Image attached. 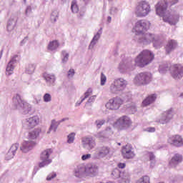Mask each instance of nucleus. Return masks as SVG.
I'll return each mask as SVG.
<instances>
[{
	"instance_id": "1",
	"label": "nucleus",
	"mask_w": 183,
	"mask_h": 183,
	"mask_svg": "<svg viewBox=\"0 0 183 183\" xmlns=\"http://www.w3.org/2000/svg\"><path fill=\"white\" fill-rule=\"evenodd\" d=\"M151 28V21L147 19H140L136 21L133 31L136 33V39L139 44L149 45L153 44L155 49L162 48L164 40L158 34L146 33Z\"/></svg>"
},
{
	"instance_id": "2",
	"label": "nucleus",
	"mask_w": 183,
	"mask_h": 183,
	"mask_svg": "<svg viewBox=\"0 0 183 183\" xmlns=\"http://www.w3.org/2000/svg\"><path fill=\"white\" fill-rule=\"evenodd\" d=\"M155 56L154 53L149 50H143L139 55L134 59V64H132L131 61H122L119 65V69L120 72H125V71H131L134 69L135 66H139V68H144L147 65H149L154 61Z\"/></svg>"
},
{
	"instance_id": "3",
	"label": "nucleus",
	"mask_w": 183,
	"mask_h": 183,
	"mask_svg": "<svg viewBox=\"0 0 183 183\" xmlns=\"http://www.w3.org/2000/svg\"><path fill=\"white\" fill-rule=\"evenodd\" d=\"M168 3L164 0L159 1L155 5L156 14L163 18L164 22L169 25H177L179 22V14L175 11L167 10Z\"/></svg>"
},
{
	"instance_id": "4",
	"label": "nucleus",
	"mask_w": 183,
	"mask_h": 183,
	"mask_svg": "<svg viewBox=\"0 0 183 183\" xmlns=\"http://www.w3.org/2000/svg\"><path fill=\"white\" fill-rule=\"evenodd\" d=\"M127 85L128 81L124 78L115 79L110 85L109 91L111 94H114L115 95L122 94V98H123L124 101L128 102V101L132 99V94L129 92H124Z\"/></svg>"
},
{
	"instance_id": "5",
	"label": "nucleus",
	"mask_w": 183,
	"mask_h": 183,
	"mask_svg": "<svg viewBox=\"0 0 183 183\" xmlns=\"http://www.w3.org/2000/svg\"><path fill=\"white\" fill-rule=\"evenodd\" d=\"M13 107L19 109L24 115H27L32 109V106L29 103L22 100L21 95L19 94L14 95L13 97Z\"/></svg>"
},
{
	"instance_id": "6",
	"label": "nucleus",
	"mask_w": 183,
	"mask_h": 183,
	"mask_svg": "<svg viewBox=\"0 0 183 183\" xmlns=\"http://www.w3.org/2000/svg\"><path fill=\"white\" fill-rule=\"evenodd\" d=\"M134 14L137 18H145L151 14V4L147 0H141L135 7Z\"/></svg>"
},
{
	"instance_id": "7",
	"label": "nucleus",
	"mask_w": 183,
	"mask_h": 183,
	"mask_svg": "<svg viewBox=\"0 0 183 183\" xmlns=\"http://www.w3.org/2000/svg\"><path fill=\"white\" fill-rule=\"evenodd\" d=\"M52 152H54L52 149H46L41 152L40 154L41 162L39 163V168H45V167L52 164V159L51 158Z\"/></svg>"
},
{
	"instance_id": "8",
	"label": "nucleus",
	"mask_w": 183,
	"mask_h": 183,
	"mask_svg": "<svg viewBox=\"0 0 183 183\" xmlns=\"http://www.w3.org/2000/svg\"><path fill=\"white\" fill-rule=\"evenodd\" d=\"M152 81V74L149 72L138 74L134 79L135 85H148Z\"/></svg>"
},
{
	"instance_id": "9",
	"label": "nucleus",
	"mask_w": 183,
	"mask_h": 183,
	"mask_svg": "<svg viewBox=\"0 0 183 183\" xmlns=\"http://www.w3.org/2000/svg\"><path fill=\"white\" fill-rule=\"evenodd\" d=\"M39 125V116L34 115L27 117L22 121V127L24 129H32Z\"/></svg>"
},
{
	"instance_id": "10",
	"label": "nucleus",
	"mask_w": 183,
	"mask_h": 183,
	"mask_svg": "<svg viewBox=\"0 0 183 183\" xmlns=\"http://www.w3.org/2000/svg\"><path fill=\"white\" fill-rule=\"evenodd\" d=\"M170 74L172 78L175 81L182 79L183 76V66L182 64H173L170 67Z\"/></svg>"
},
{
	"instance_id": "11",
	"label": "nucleus",
	"mask_w": 183,
	"mask_h": 183,
	"mask_svg": "<svg viewBox=\"0 0 183 183\" xmlns=\"http://www.w3.org/2000/svg\"><path fill=\"white\" fill-rule=\"evenodd\" d=\"M124 104V101L120 97H113L110 99L108 102L106 104L105 107L107 109L111 111H116L121 108V105Z\"/></svg>"
},
{
	"instance_id": "12",
	"label": "nucleus",
	"mask_w": 183,
	"mask_h": 183,
	"mask_svg": "<svg viewBox=\"0 0 183 183\" xmlns=\"http://www.w3.org/2000/svg\"><path fill=\"white\" fill-rule=\"evenodd\" d=\"M115 124L119 129L125 130L132 125V121L128 116H122L117 120Z\"/></svg>"
},
{
	"instance_id": "13",
	"label": "nucleus",
	"mask_w": 183,
	"mask_h": 183,
	"mask_svg": "<svg viewBox=\"0 0 183 183\" xmlns=\"http://www.w3.org/2000/svg\"><path fill=\"white\" fill-rule=\"evenodd\" d=\"M81 146L86 151H92L97 147V142L92 137H84L81 139Z\"/></svg>"
},
{
	"instance_id": "14",
	"label": "nucleus",
	"mask_w": 183,
	"mask_h": 183,
	"mask_svg": "<svg viewBox=\"0 0 183 183\" xmlns=\"http://www.w3.org/2000/svg\"><path fill=\"white\" fill-rule=\"evenodd\" d=\"M19 61V56L16 54L11 58L10 61H9L6 67V75L9 76V75H12V74H14V70L15 69L16 64H18Z\"/></svg>"
},
{
	"instance_id": "15",
	"label": "nucleus",
	"mask_w": 183,
	"mask_h": 183,
	"mask_svg": "<svg viewBox=\"0 0 183 183\" xmlns=\"http://www.w3.org/2000/svg\"><path fill=\"white\" fill-rule=\"evenodd\" d=\"M167 142L169 145L175 147L176 148H181V147H183V138L179 134L169 136L167 139Z\"/></svg>"
},
{
	"instance_id": "16",
	"label": "nucleus",
	"mask_w": 183,
	"mask_h": 183,
	"mask_svg": "<svg viewBox=\"0 0 183 183\" xmlns=\"http://www.w3.org/2000/svg\"><path fill=\"white\" fill-rule=\"evenodd\" d=\"M173 117L172 109H169L164 112L160 115L159 118L157 119L156 122H159V124H162V125H165V124H168L169 121L172 119Z\"/></svg>"
},
{
	"instance_id": "17",
	"label": "nucleus",
	"mask_w": 183,
	"mask_h": 183,
	"mask_svg": "<svg viewBox=\"0 0 183 183\" xmlns=\"http://www.w3.org/2000/svg\"><path fill=\"white\" fill-rule=\"evenodd\" d=\"M122 155L124 159H132L135 158V152L131 144L124 146L122 149Z\"/></svg>"
},
{
	"instance_id": "18",
	"label": "nucleus",
	"mask_w": 183,
	"mask_h": 183,
	"mask_svg": "<svg viewBox=\"0 0 183 183\" xmlns=\"http://www.w3.org/2000/svg\"><path fill=\"white\" fill-rule=\"evenodd\" d=\"M36 145V141L29 140V139L24 140L20 147V150L23 152L24 154H26V152H29V151L34 149Z\"/></svg>"
},
{
	"instance_id": "19",
	"label": "nucleus",
	"mask_w": 183,
	"mask_h": 183,
	"mask_svg": "<svg viewBox=\"0 0 183 183\" xmlns=\"http://www.w3.org/2000/svg\"><path fill=\"white\" fill-rule=\"evenodd\" d=\"M111 154V148L108 147H103L99 152H95L92 154L93 159H101V158H105L107 155Z\"/></svg>"
},
{
	"instance_id": "20",
	"label": "nucleus",
	"mask_w": 183,
	"mask_h": 183,
	"mask_svg": "<svg viewBox=\"0 0 183 183\" xmlns=\"http://www.w3.org/2000/svg\"><path fill=\"white\" fill-rule=\"evenodd\" d=\"M183 161V156L181 154L176 153L173 155L170 161L169 162V165L171 168H177L179 164H182Z\"/></svg>"
},
{
	"instance_id": "21",
	"label": "nucleus",
	"mask_w": 183,
	"mask_h": 183,
	"mask_svg": "<svg viewBox=\"0 0 183 183\" xmlns=\"http://www.w3.org/2000/svg\"><path fill=\"white\" fill-rule=\"evenodd\" d=\"M43 78L46 81V85L49 86H53L55 85V81H56L55 74L45 72L43 74Z\"/></svg>"
},
{
	"instance_id": "22",
	"label": "nucleus",
	"mask_w": 183,
	"mask_h": 183,
	"mask_svg": "<svg viewBox=\"0 0 183 183\" xmlns=\"http://www.w3.org/2000/svg\"><path fill=\"white\" fill-rule=\"evenodd\" d=\"M74 175L76 178H84L86 176L85 165L79 164L74 170Z\"/></svg>"
},
{
	"instance_id": "23",
	"label": "nucleus",
	"mask_w": 183,
	"mask_h": 183,
	"mask_svg": "<svg viewBox=\"0 0 183 183\" xmlns=\"http://www.w3.org/2000/svg\"><path fill=\"white\" fill-rule=\"evenodd\" d=\"M18 148H19V144L18 143H15L11 145V147H10L9 150L8 151L5 157L7 161L12 159V158L15 157V154H16V151H18Z\"/></svg>"
},
{
	"instance_id": "24",
	"label": "nucleus",
	"mask_w": 183,
	"mask_h": 183,
	"mask_svg": "<svg viewBox=\"0 0 183 183\" xmlns=\"http://www.w3.org/2000/svg\"><path fill=\"white\" fill-rule=\"evenodd\" d=\"M177 47H178V41H177V40H174V39L168 40L165 46L167 54H171V52H172V51H175V49H177Z\"/></svg>"
},
{
	"instance_id": "25",
	"label": "nucleus",
	"mask_w": 183,
	"mask_h": 183,
	"mask_svg": "<svg viewBox=\"0 0 183 183\" xmlns=\"http://www.w3.org/2000/svg\"><path fill=\"white\" fill-rule=\"evenodd\" d=\"M86 177H95L98 174V167L97 165L89 164L85 167Z\"/></svg>"
},
{
	"instance_id": "26",
	"label": "nucleus",
	"mask_w": 183,
	"mask_h": 183,
	"mask_svg": "<svg viewBox=\"0 0 183 183\" xmlns=\"http://www.w3.org/2000/svg\"><path fill=\"white\" fill-rule=\"evenodd\" d=\"M101 35H102V28H101L97 34L94 36L92 39L90 44L89 45V49H94V46L98 44V41H99V38H101Z\"/></svg>"
},
{
	"instance_id": "27",
	"label": "nucleus",
	"mask_w": 183,
	"mask_h": 183,
	"mask_svg": "<svg viewBox=\"0 0 183 183\" xmlns=\"http://www.w3.org/2000/svg\"><path fill=\"white\" fill-rule=\"evenodd\" d=\"M112 129L111 127H107L105 131L97 132L94 134L95 138H98L99 139H104V138H107L108 135H112Z\"/></svg>"
},
{
	"instance_id": "28",
	"label": "nucleus",
	"mask_w": 183,
	"mask_h": 183,
	"mask_svg": "<svg viewBox=\"0 0 183 183\" xmlns=\"http://www.w3.org/2000/svg\"><path fill=\"white\" fill-rule=\"evenodd\" d=\"M15 26H16V20L15 19L10 18L6 25V31L8 34H14Z\"/></svg>"
},
{
	"instance_id": "29",
	"label": "nucleus",
	"mask_w": 183,
	"mask_h": 183,
	"mask_svg": "<svg viewBox=\"0 0 183 183\" xmlns=\"http://www.w3.org/2000/svg\"><path fill=\"white\" fill-rule=\"evenodd\" d=\"M41 133V129H34L33 131L29 132L27 135V139L30 141H35L38 137H39V134Z\"/></svg>"
},
{
	"instance_id": "30",
	"label": "nucleus",
	"mask_w": 183,
	"mask_h": 183,
	"mask_svg": "<svg viewBox=\"0 0 183 183\" xmlns=\"http://www.w3.org/2000/svg\"><path fill=\"white\" fill-rule=\"evenodd\" d=\"M119 183H129L131 182V178L129 177V173L127 172H123L120 177L118 179Z\"/></svg>"
},
{
	"instance_id": "31",
	"label": "nucleus",
	"mask_w": 183,
	"mask_h": 183,
	"mask_svg": "<svg viewBox=\"0 0 183 183\" xmlns=\"http://www.w3.org/2000/svg\"><path fill=\"white\" fill-rule=\"evenodd\" d=\"M155 99H157V94H151L142 102V106L148 107V105H151V104L155 102Z\"/></svg>"
},
{
	"instance_id": "32",
	"label": "nucleus",
	"mask_w": 183,
	"mask_h": 183,
	"mask_svg": "<svg viewBox=\"0 0 183 183\" xmlns=\"http://www.w3.org/2000/svg\"><path fill=\"white\" fill-rule=\"evenodd\" d=\"M92 92L93 90L92 88H89L86 92L84 93V97H81V101H77L76 103V107H79V105H81V104H82V102H84L85 99H86V98H88V97H90V95H92Z\"/></svg>"
},
{
	"instance_id": "33",
	"label": "nucleus",
	"mask_w": 183,
	"mask_h": 183,
	"mask_svg": "<svg viewBox=\"0 0 183 183\" xmlns=\"http://www.w3.org/2000/svg\"><path fill=\"white\" fill-rule=\"evenodd\" d=\"M59 125H61V124L59 122V121H56V119H52L50 127L49 129L48 134L52 132H55L56 129H58V127H59Z\"/></svg>"
},
{
	"instance_id": "34",
	"label": "nucleus",
	"mask_w": 183,
	"mask_h": 183,
	"mask_svg": "<svg viewBox=\"0 0 183 183\" xmlns=\"http://www.w3.org/2000/svg\"><path fill=\"white\" fill-rule=\"evenodd\" d=\"M59 18V12L57 10H54L50 16V21L51 24H55Z\"/></svg>"
},
{
	"instance_id": "35",
	"label": "nucleus",
	"mask_w": 183,
	"mask_h": 183,
	"mask_svg": "<svg viewBox=\"0 0 183 183\" xmlns=\"http://www.w3.org/2000/svg\"><path fill=\"white\" fill-rule=\"evenodd\" d=\"M58 46H59V42H58L56 40H54L49 42L48 45V49L49 51H56V49H58Z\"/></svg>"
},
{
	"instance_id": "36",
	"label": "nucleus",
	"mask_w": 183,
	"mask_h": 183,
	"mask_svg": "<svg viewBox=\"0 0 183 183\" xmlns=\"http://www.w3.org/2000/svg\"><path fill=\"white\" fill-rule=\"evenodd\" d=\"M171 65L168 63H163L162 64L159 65V71L160 74H165L167 71H169Z\"/></svg>"
},
{
	"instance_id": "37",
	"label": "nucleus",
	"mask_w": 183,
	"mask_h": 183,
	"mask_svg": "<svg viewBox=\"0 0 183 183\" xmlns=\"http://www.w3.org/2000/svg\"><path fill=\"white\" fill-rule=\"evenodd\" d=\"M71 9L73 14H78V11H79V7L78 6V3L76 2V0H72L71 4Z\"/></svg>"
},
{
	"instance_id": "38",
	"label": "nucleus",
	"mask_w": 183,
	"mask_h": 183,
	"mask_svg": "<svg viewBox=\"0 0 183 183\" xmlns=\"http://www.w3.org/2000/svg\"><path fill=\"white\" fill-rule=\"evenodd\" d=\"M43 102L46 104H49V102H52V94H51V93H45L43 95Z\"/></svg>"
},
{
	"instance_id": "39",
	"label": "nucleus",
	"mask_w": 183,
	"mask_h": 183,
	"mask_svg": "<svg viewBox=\"0 0 183 183\" xmlns=\"http://www.w3.org/2000/svg\"><path fill=\"white\" fill-rule=\"evenodd\" d=\"M35 72V64H30L26 67V73L32 75Z\"/></svg>"
},
{
	"instance_id": "40",
	"label": "nucleus",
	"mask_w": 183,
	"mask_h": 183,
	"mask_svg": "<svg viewBox=\"0 0 183 183\" xmlns=\"http://www.w3.org/2000/svg\"><path fill=\"white\" fill-rule=\"evenodd\" d=\"M121 174H122V172H121L119 169H114L112 172V177H113L114 179H119V177H121Z\"/></svg>"
},
{
	"instance_id": "41",
	"label": "nucleus",
	"mask_w": 183,
	"mask_h": 183,
	"mask_svg": "<svg viewBox=\"0 0 183 183\" xmlns=\"http://www.w3.org/2000/svg\"><path fill=\"white\" fill-rule=\"evenodd\" d=\"M149 158L150 160V168H154L155 167V156L152 153H149Z\"/></svg>"
},
{
	"instance_id": "42",
	"label": "nucleus",
	"mask_w": 183,
	"mask_h": 183,
	"mask_svg": "<svg viewBox=\"0 0 183 183\" xmlns=\"http://www.w3.org/2000/svg\"><path fill=\"white\" fill-rule=\"evenodd\" d=\"M61 54L63 56L61 59V62L62 64H66L68 62V59H69V54H68V52L66 51H63Z\"/></svg>"
},
{
	"instance_id": "43",
	"label": "nucleus",
	"mask_w": 183,
	"mask_h": 183,
	"mask_svg": "<svg viewBox=\"0 0 183 183\" xmlns=\"http://www.w3.org/2000/svg\"><path fill=\"white\" fill-rule=\"evenodd\" d=\"M75 132H71L67 136V144H74L75 141Z\"/></svg>"
},
{
	"instance_id": "44",
	"label": "nucleus",
	"mask_w": 183,
	"mask_h": 183,
	"mask_svg": "<svg viewBox=\"0 0 183 183\" xmlns=\"http://www.w3.org/2000/svg\"><path fill=\"white\" fill-rule=\"evenodd\" d=\"M136 183H150L149 182V177L143 176L140 179H139Z\"/></svg>"
},
{
	"instance_id": "45",
	"label": "nucleus",
	"mask_w": 183,
	"mask_h": 183,
	"mask_svg": "<svg viewBox=\"0 0 183 183\" xmlns=\"http://www.w3.org/2000/svg\"><path fill=\"white\" fill-rule=\"evenodd\" d=\"M104 124H105V119H100L95 121V125L98 129H99V128H101Z\"/></svg>"
},
{
	"instance_id": "46",
	"label": "nucleus",
	"mask_w": 183,
	"mask_h": 183,
	"mask_svg": "<svg viewBox=\"0 0 183 183\" xmlns=\"http://www.w3.org/2000/svg\"><path fill=\"white\" fill-rule=\"evenodd\" d=\"M42 102V97L41 95H36L34 97V104L39 105Z\"/></svg>"
},
{
	"instance_id": "47",
	"label": "nucleus",
	"mask_w": 183,
	"mask_h": 183,
	"mask_svg": "<svg viewBox=\"0 0 183 183\" xmlns=\"http://www.w3.org/2000/svg\"><path fill=\"white\" fill-rule=\"evenodd\" d=\"M100 85L102 86H104V85H105L106 82H107V76H105V74H104V73L101 74V76H100Z\"/></svg>"
},
{
	"instance_id": "48",
	"label": "nucleus",
	"mask_w": 183,
	"mask_h": 183,
	"mask_svg": "<svg viewBox=\"0 0 183 183\" xmlns=\"http://www.w3.org/2000/svg\"><path fill=\"white\" fill-rule=\"evenodd\" d=\"M74 75H75V70L74 69H70L67 73V78L71 79V78H74Z\"/></svg>"
},
{
	"instance_id": "49",
	"label": "nucleus",
	"mask_w": 183,
	"mask_h": 183,
	"mask_svg": "<svg viewBox=\"0 0 183 183\" xmlns=\"http://www.w3.org/2000/svg\"><path fill=\"white\" fill-rule=\"evenodd\" d=\"M92 158V154H86L81 156V161H88Z\"/></svg>"
},
{
	"instance_id": "50",
	"label": "nucleus",
	"mask_w": 183,
	"mask_h": 183,
	"mask_svg": "<svg viewBox=\"0 0 183 183\" xmlns=\"http://www.w3.org/2000/svg\"><path fill=\"white\" fill-rule=\"evenodd\" d=\"M119 9H118V8L117 7H112L110 9L111 15H117V14H119Z\"/></svg>"
},
{
	"instance_id": "51",
	"label": "nucleus",
	"mask_w": 183,
	"mask_h": 183,
	"mask_svg": "<svg viewBox=\"0 0 183 183\" xmlns=\"http://www.w3.org/2000/svg\"><path fill=\"white\" fill-rule=\"evenodd\" d=\"M95 99H97V95L91 96L89 98L86 104H94V102H95Z\"/></svg>"
},
{
	"instance_id": "52",
	"label": "nucleus",
	"mask_w": 183,
	"mask_h": 183,
	"mask_svg": "<svg viewBox=\"0 0 183 183\" xmlns=\"http://www.w3.org/2000/svg\"><path fill=\"white\" fill-rule=\"evenodd\" d=\"M129 111H131V114H135L137 112V106L135 104H132L128 108Z\"/></svg>"
},
{
	"instance_id": "53",
	"label": "nucleus",
	"mask_w": 183,
	"mask_h": 183,
	"mask_svg": "<svg viewBox=\"0 0 183 183\" xmlns=\"http://www.w3.org/2000/svg\"><path fill=\"white\" fill-rule=\"evenodd\" d=\"M56 177V173H51L49 174L46 177L47 181H51V179H54V178Z\"/></svg>"
},
{
	"instance_id": "54",
	"label": "nucleus",
	"mask_w": 183,
	"mask_h": 183,
	"mask_svg": "<svg viewBox=\"0 0 183 183\" xmlns=\"http://www.w3.org/2000/svg\"><path fill=\"white\" fill-rule=\"evenodd\" d=\"M144 132H155V127H147L144 129Z\"/></svg>"
},
{
	"instance_id": "55",
	"label": "nucleus",
	"mask_w": 183,
	"mask_h": 183,
	"mask_svg": "<svg viewBox=\"0 0 183 183\" xmlns=\"http://www.w3.org/2000/svg\"><path fill=\"white\" fill-rule=\"evenodd\" d=\"M32 12V8H31V6H28L26 9V15H29Z\"/></svg>"
},
{
	"instance_id": "56",
	"label": "nucleus",
	"mask_w": 183,
	"mask_h": 183,
	"mask_svg": "<svg viewBox=\"0 0 183 183\" xmlns=\"http://www.w3.org/2000/svg\"><path fill=\"white\" fill-rule=\"evenodd\" d=\"M169 182L175 183V181H177V177L175 176H170L169 178Z\"/></svg>"
},
{
	"instance_id": "57",
	"label": "nucleus",
	"mask_w": 183,
	"mask_h": 183,
	"mask_svg": "<svg viewBox=\"0 0 183 183\" xmlns=\"http://www.w3.org/2000/svg\"><path fill=\"white\" fill-rule=\"evenodd\" d=\"M66 121H69V117H64L60 120H59V124H62V122H66Z\"/></svg>"
},
{
	"instance_id": "58",
	"label": "nucleus",
	"mask_w": 183,
	"mask_h": 183,
	"mask_svg": "<svg viewBox=\"0 0 183 183\" xmlns=\"http://www.w3.org/2000/svg\"><path fill=\"white\" fill-rule=\"evenodd\" d=\"M179 0H167V2L171 4V5H175V4H178Z\"/></svg>"
},
{
	"instance_id": "59",
	"label": "nucleus",
	"mask_w": 183,
	"mask_h": 183,
	"mask_svg": "<svg viewBox=\"0 0 183 183\" xmlns=\"http://www.w3.org/2000/svg\"><path fill=\"white\" fill-rule=\"evenodd\" d=\"M127 164L125 163H119L118 164V167L120 168L121 169H124Z\"/></svg>"
},
{
	"instance_id": "60",
	"label": "nucleus",
	"mask_w": 183,
	"mask_h": 183,
	"mask_svg": "<svg viewBox=\"0 0 183 183\" xmlns=\"http://www.w3.org/2000/svg\"><path fill=\"white\" fill-rule=\"evenodd\" d=\"M26 41H28V37H25L20 43V45H25L26 44Z\"/></svg>"
},
{
	"instance_id": "61",
	"label": "nucleus",
	"mask_w": 183,
	"mask_h": 183,
	"mask_svg": "<svg viewBox=\"0 0 183 183\" xmlns=\"http://www.w3.org/2000/svg\"><path fill=\"white\" fill-rule=\"evenodd\" d=\"M112 21V17H111V16H108L107 17V22L109 23V24H111V21Z\"/></svg>"
},
{
	"instance_id": "62",
	"label": "nucleus",
	"mask_w": 183,
	"mask_h": 183,
	"mask_svg": "<svg viewBox=\"0 0 183 183\" xmlns=\"http://www.w3.org/2000/svg\"><path fill=\"white\" fill-rule=\"evenodd\" d=\"M3 54H4V50H1V51H0V59H1V58H2Z\"/></svg>"
},
{
	"instance_id": "63",
	"label": "nucleus",
	"mask_w": 183,
	"mask_h": 183,
	"mask_svg": "<svg viewBox=\"0 0 183 183\" xmlns=\"http://www.w3.org/2000/svg\"><path fill=\"white\" fill-rule=\"evenodd\" d=\"M68 0H61V2H63V4H65V2H67Z\"/></svg>"
},
{
	"instance_id": "64",
	"label": "nucleus",
	"mask_w": 183,
	"mask_h": 183,
	"mask_svg": "<svg viewBox=\"0 0 183 183\" xmlns=\"http://www.w3.org/2000/svg\"><path fill=\"white\" fill-rule=\"evenodd\" d=\"M180 98H182V99H183V92L182 94H180Z\"/></svg>"
}]
</instances>
